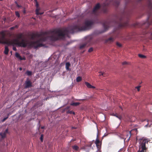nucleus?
<instances>
[{
  "instance_id": "nucleus-1",
  "label": "nucleus",
  "mask_w": 152,
  "mask_h": 152,
  "mask_svg": "<svg viewBox=\"0 0 152 152\" xmlns=\"http://www.w3.org/2000/svg\"><path fill=\"white\" fill-rule=\"evenodd\" d=\"M2 37H0V43L5 44L8 45L14 46L16 45L18 46L23 47H33L37 48L38 47L43 46V42L46 40V36L45 34H33L31 36V39L32 40H36L35 42H31L29 40L22 39L20 41L19 39L22 38V34H19L17 38L12 40L6 39L5 38V34L3 31L1 32Z\"/></svg>"
},
{
  "instance_id": "nucleus-2",
  "label": "nucleus",
  "mask_w": 152,
  "mask_h": 152,
  "mask_svg": "<svg viewBox=\"0 0 152 152\" xmlns=\"http://www.w3.org/2000/svg\"><path fill=\"white\" fill-rule=\"evenodd\" d=\"M94 23V22L92 20H87L85 22L84 26L81 28H80L78 26H74L72 28V31L70 30L71 29L70 28L55 30L53 34V35L52 37L51 38L54 40L63 38L66 34L68 33H72V31L85 30L88 29Z\"/></svg>"
},
{
  "instance_id": "nucleus-3",
  "label": "nucleus",
  "mask_w": 152,
  "mask_h": 152,
  "mask_svg": "<svg viewBox=\"0 0 152 152\" xmlns=\"http://www.w3.org/2000/svg\"><path fill=\"white\" fill-rule=\"evenodd\" d=\"M148 139L142 138L140 142L139 149L137 152H146L147 150L146 144H148Z\"/></svg>"
},
{
  "instance_id": "nucleus-4",
  "label": "nucleus",
  "mask_w": 152,
  "mask_h": 152,
  "mask_svg": "<svg viewBox=\"0 0 152 152\" xmlns=\"http://www.w3.org/2000/svg\"><path fill=\"white\" fill-rule=\"evenodd\" d=\"M35 1L36 2V6L37 7V9L36 10V14L37 15H42L43 14V13H40L39 12L40 8L39 7V5L37 1V0H35Z\"/></svg>"
},
{
  "instance_id": "nucleus-5",
  "label": "nucleus",
  "mask_w": 152,
  "mask_h": 152,
  "mask_svg": "<svg viewBox=\"0 0 152 152\" xmlns=\"http://www.w3.org/2000/svg\"><path fill=\"white\" fill-rule=\"evenodd\" d=\"M15 56L18 58L20 60L25 59V58L23 57V58L21 57V56H20V54L18 53H16Z\"/></svg>"
},
{
  "instance_id": "nucleus-6",
  "label": "nucleus",
  "mask_w": 152,
  "mask_h": 152,
  "mask_svg": "<svg viewBox=\"0 0 152 152\" xmlns=\"http://www.w3.org/2000/svg\"><path fill=\"white\" fill-rule=\"evenodd\" d=\"M100 7V5L99 4H97L93 10V12L95 13L98 10Z\"/></svg>"
},
{
  "instance_id": "nucleus-7",
  "label": "nucleus",
  "mask_w": 152,
  "mask_h": 152,
  "mask_svg": "<svg viewBox=\"0 0 152 152\" xmlns=\"http://www.w3.org/2000/svg\"><path fill=\"white\" fill-rule=\"evenodd\" d=\"M72 147V149L75 151H78L79 149V146L76 145H73Z\"/></svg>"
},
{
  "instance_id": "nucleus-8",
  "label": "nucleus",
  "mask_w": 152,
  "mask_h": 152,
  "mask_svg": "<svg viewBox=\"0 0 152 152\" xmlns=\"http://www.w3.org/2000/svg\"><path fill=\"white\" fill-rule=\"evenodd\" d=\"M70 66V64L69 62H67L66 64V68L67 70H69V67Z\"/></svg>"
},
{
  "instance_id": "nucleus-9",
  "label": "nucleus",
  "mask_w": 152,
  "mask_h": 152,
  "mask_svg": "<svg viewBox=\"0 0 152 152\" xmlns=\"http://www.w3.org/2000/svg\"><path fill=\"white\" fill-rule=\"evenodd\" d=\"M9 51V49L6 46L4 51V53L6 54H7Z\"/></svg>"
},
{
  "instance_id": "nucleus-10",
  "label": "nucleus",
  "mask_w": 152,
  "mask_h": 152,
  "mask_svg": "<svg viewBox=\"0 0 152 152\" xmlns=\"http://www.w3.org/2000/svg\"><path fill=\"white\" fill-rule=\"evenodd\" d=\"M0 135L1 136L2 138H4L6 137V133L0 132Z\"/></svg>"
},
{
  "instance_id": "nucleus-11",
  "label": "nucleus",
  "mask_w": 152,
  "mask_h": 152,
  "mask_svg": "<svg viewBox=\"0 0 152 152\" xmlns=\"http://www.w3.org/2000/svg\"><path fill=\"white\" fill-rule=\"evenodd\" d=\"M80 104L79 102H73L71 104V105L73 106H77Z\"/></svg>"
},
{
  "instance_id": "nucleus-12",
  "label": "nucleus",
  "mask_w": 152,
  "mask_h": 152,
  "mask_svg": "<svg viewBox=\"0 0 152 152\" xmlns=\"http://www.w3.org/2000/svg\"><path fill=\"white\" fill-rule=\"evenodd\" d=\"M112 115H113V116H116V117H117L118 118H119V119H121V116L120 115H118L117 114H114V113H113L112 114Z\"/></svg>"
},
{
  "instance_id": "nucleus-13",
  "label": "nucleus",
  "mask_w": 152,
  "mask_h": 152,
  "mask_svg": "<svg viewBox=\"0 0 152 152\" xmlns=\"http://www.w3.org/2000/svg\"><path fill=\"white\" fill-rule=\"evenodd\" d=\"M26 86H30L31 85V82L29 80H27L26 82Z\"/></svg>"
},
{
  "instance_id": "nucleus-14",
  "label": "nucleus",
  "mask_w": 152,
  "mask_h": 152,
  "mask_svg": "<svg viewBox=\"0 0 152 152\" xmlns=\"http://www.w3.org/2000/svg\"><path fill=\"white\" fill-rule=\"evenodd\" d=\"M26 74L28 76L31 75L32 74L31 72L30 71H27L26 72Z\"/></svg>"
},
{
  "instance_id": "nucleus-15",
  "label": "nucleus",
  "mask_w": 152,
  "mask_h": 152,
  "mask_svg": "<svg viewBox=\"0 0 152 152\" xmlns=\"http://www.w3.org/2000/svg\"><path fill=\"white\" fill-rule=\"evenodd\" d=\"M86 43H84V44H82V45H80V49H82V48H84V47H85L86 46Z\"/></svg>"
},
{
  "instance_id": "nucleus-16",
  "label": "nucleus",
  "mask_w": 152,
  "mask_h": 152,
  "mask_svg": "<svg viewBox=\"0 0 152 152\" xmlns=\"http://www.w3.org/2000/svg\"><path fill=\"white\" fill-rule=\"evenodd\" d=\"M138 56L140 58H146V57L145 56L141 54H138Z\"/></svg>"
},
{
  "instance_id": "nucleus-17",
  "label": "nucleus",
  "mask_w": 152,
  "mask_h": 152,
  "mask_svg": "<svg viewBox=\"0 0 152 152\" xmlns=\"http://www.w3.org/2000/svg\"><path fill=\"white\" fill-rule=\"evenodd\" d=\"M100 141L98 139H96V140L95 143L96 144V145H97L98 144H99Z\"/></svg>"
},
{
  "instance_id": "nucleus-18",
  "label": "nucleus",
  "mask_w": 152,
  "mask_h": 152,
  "mask_svg": "<svg viewBox=\"0 0 152 152\" xmlns=\"http://www.w3.org/2000/svg\"><path fill=\"white\" fill-rule=\"evenodd\" d=\"M81 78L80 77H78L77 78L76 80L77 82H80L81 80Z\"/></svg>"
},
{
  "instance_id": "nucleus-19",
  "label": "nucleus",
  "mask_w": 152,
  "mask_h": 152,
  "mask_svg": "<svg viewBox=\"0 0 152 152\" xmlns=\"http://www.w3.org/2000/svg\"><path fill=\"white\" fill-rule=\"evenodd\" d=\"M99 75L100 76H104V75H105V73L103 72H99Z\"/></svg>"
},
{
  "instance_id": "nucleus-20",
  "label": "nucleus",
  "mask_w": 152,
  "mask_h": 152,
  "mask_svg": "<svg viewBox=\"0 0 152 152\" xmlns=\"http://www.w3.org/2000/svg\"><path fill=\"white\" fill-rule=\"evenodd\" d=\"M8 116H9V115H8L7 117H5L3 119L2 121V122H4L6 120H7L8 118Z\"/></svg>"
},
{
  "instance_id": "nucleus-21",
  "label": "nucleus",
  "mask_w": 152,
  "mask_h": 152,
  "mask_svg": "<svg viewBox=\"0 0 152 152\" xmlns=\"http://www.w3.org/2000/svg\"><path fill=\"white\" fill-rule=\"evenodd\" d=\"M137 131V129H134L132 130L131 131H130L129 132V133L131 134L132 132V131H135V132H136Z\"/></svg>"
},
{
  "instance_id": "nucleus-22",
  "label": "nucleus",
  "mask_w": 152,
  "mask_h": 152,
  "mask_svg": "<svg viewBox=\"0 0 152 152\" xmlns=\"http://www.w3.org/2000/svg\"><path fill=\"white\" fill-rule=\"evenodd\" d=\"M68 113H70V114H73V115H75V112H73L72 111H69L68 112Z\"/></svg>"
},
{
  "instance_id": "nucleus-23",
  "label": "nucleus",
  "mask_w": 152,
  "mask_h": 152,
  "mask_svg": "<svg viewBox=\"0 0 152 152\" xmlns=\"http://www.w3.org/2000/svg\"><path fill=\"white\" fill-rule=\"evenodd\" d=\"M40 140L41 142H43V135L42 134L41 136L40 137Z\"/></svg>"
},
{
  "instance_id": "nucleus-24",
  "label": "nucleus",
  "mask_w": 152,
  "mask_h": 152,
  "mask_svg": "<svg viewBox=\"0 0 152 152\" xmlns=\"http://www.w3.org/2000/svg\"><path fill=\"white\" fill-rule=\"evenodd\" d=\"M15 14L18 17H20L19 14L18 12H15Z\"/></svg>"
},
{
  "instance_id": "nucleus-25",
  "label": "nucleus",
  "mask_w": 152,
  "mask_h": 152,
  "mask_svg": "<svg viewBox=\"0 0 152 152\" xmlns=\"http://www.w3.org/2000/svg\"><path fill=\"white\" fill-rule=\"evenodd\" d=\"M141 86H137V87H136L135 88L137 89L138 91H140V88Z\"/></svg>"
},
{
  "instance_id": "nucleus-26",
  "label": "nucleus",
  "mask_w": 152,
  "mask_h": 152,
  "mask_svg": "<svg viewBox=\"0 0 152 152\" xmlns=\"http://www.w3.org/2000/svg\"><path fill=\"white\" fill-rule=\"evenodd\" d=\"M114 40V39L112 37H110L108 39V41H113Z\"/></svg>"
},
{
  "instance_id": "nucleus-27",
  "label": "nucleus",
  "mask_w": 152,
  "mask_h": 152,
  "mask_svg": "<svg viewBox=\"0 0 152 152\" xmlns=\"http://www.w3.org/2000/svg\"><path fill=\"white\" fill-rule=\"evenodd\" d=\"M116 45L119 47H121V45L118 42H117L116 43Z\"/></svg>"
},
{
  "instance_id": "nucleus-28",
  "label": "nucleus",
  "mask_w": 152,
  "mask_h": 152,
  "mask_svg": "<svg viewBox=\"0 0 152 152\" xmlns=\"http://www.w3.org/2000/svg\"><path fill=\"white\" fill-rule=\"evenodd\" d=\"M85 84L86 85V86H91V85L89 83L87 82H85Z\"/></svg>"
},
{
  "instance_id": "nucleus-29",
  "label": "nucleus",
  "mask_w": 152,
  "mask_h": 152,
  "mask_svg": "<svg viewBox=\"0 0 152 152\" xmlns=\"http://www.w3.org/2000/svg\"><path fill=\"white\" fill-rule=\"evenodd\" d=\"M148 4L150 6L152 7V2L151 1H149Z\"/></svg>"
},
{
  "instance_id": "nucleus-30",
  "label": "nucleus",
  "mask_w": 152,
  "mask_h": 152,
  "mask_svg": "<svg viewBox=\"0 0 152 152\" xmlns=\"http://www.w3.org/2000/svg\"><path fill=\"white\" fill-rule=\"evenodd\" d=\"M93 48H91L89 49L88 52H92L93 51Z\"/></svg>"
},
{
  "instance_id": "nucleus-31",
  "label": "nucleus",
  "mask_w": 152,
  "mask_h": 152,
  "mask_svg": "<svg viewBox=\"0 0 152 152\" xmlns=\"http://www.w3.org/2000/svg\"><path fill=\"white\" fill-rule=\"evenodd\" d=\"M150 38L152 39V31L150 32Z\"/></svg>"
},
{
  "instance_id": "nucleus-32",
  "label": "nucleus",
  "mask_w": 152,
  "mask_h": 152,
  "mask_svg": "<svg viewBox=\"0 0 152 152\" xmlns=\"http://www.w3.org/2000/svg\"><path fill=\"white\" fill-rule=\"evenodd\" d=\"M87 87L88 88H95L94 86H87Z\"/></svg>"
},
{
  "instance_id": "nucleus-33",
  "label": "nucleus",
  "mask_w": 152,
  "mask_h": 152,
  "mask_svg": "<svg viewBox=\"0 0 152 152\" xmlns=\"http://www.w3.org/2000/svg\"><path fill=\"white\" fill-rule=\"evenodd\" d=\"M128 64V63H127V62H126V61H124L122 63V64L123 65L126 64Z\"/></svg>"
},
{
  "instance_id": "nucleus-34",
  "label": "nucleus",
  "mask_w": 152,
  "mask_h": 152,
  "mask_svg": "<svg viewBox=\"0 0 152 152\" xmlns=\"http://www.w3.org/2000/svg\"><path fill=\"white\" fill-rule=\"evenodd\" d=\"M8 132V129H6L5 131L4 132V133H6V134Z\"/></svg>"
},
{
  "instance_id": "nucleus-35",
  "label": "nucleus",
  "mask_w": 152,
  "mask_h": 152,
  "mask_svg": "<svg viewBox=\"0 0 152 152\" xmlns=\"http://www.w3.org/2000/svg\"><path fill=\"white\" fill-rule=\"evenodd\" d=\"M13 50H14L15 51H16L17 50V49H16V48L15 47H13Z\"/></svg>"
},
{
  "instance_id": "nucleus-36",
  "label": "nucleus",
  "mask_w": 152,
  "mask_h": 152,
  "mask_svg": "<svg viewBox=\"0 0 152 152\" xmlns=\"http://www.w3.org/2000/svg\"><path fill=\"white\" fill-rule=\"evenodd\" d=\"M96 146L98 148H99L101 147L99 145V144H98V145Z\"/></svg>"
},
{
  "instance_id": "nucleus-37",
  "label": "nucleus",
  "mask_w": 152,
  "mask_h": 152,
  "mask_svg": "<svg viewBox=\"0 0 152 152\" xmlns=\"http://www.w3.org/2000/svg\"><path fill=\"white\" fill-rule=\"evenodd\" d=\"M31 86H25V88H28L29 87H31Z\"/></svg>"
},
{
  "instance_id": "nucleus-38",
  "label": "nucleus",
  "mask_w": 152,
  "mask_h": 152,
  "mask_svg": "<svg viewBox=\"0 0 152 152\" xmlns=\"http://www.w3.org/2000/svg\"><path fill=\"white\" fill-rule=\"evenodd\" d=\"M15 28V27H12L10 28V29H13L14 28Z\"/></svg>"
},
{
  "instance_id": "nucleus-39",
  "label": "nucleus",
  "mask_w": 152,
  "mask_h": 152,
  "mask_svg": "<svg viewBox=\"0 0 152 152\" xmlns=\"http://www.w3.org/2000/svg\"><path fill=\"white\" fill-rule=\"evenodd\" d=\"M19 69L20 70H22V68L21 67H20L19 68Z\"/></svg>"
},
{
  "instance_id": "nucleus-40",
  "label": "nucleus",
  "mask_w": 152,
  "mask_h": 152,
  "mask_svg": "<svg viewBox=\"0 0 152 152\" xmlns=\"http://www.w3.org/2000/svg\"><path fill=\"white\" fill-rule=\"evenodd\" d=\"M44 127H44V126H42V127H41V129H44Z\"/></svg>"
},
{
  "instance_id": "nucleus-41",
  "label": "nucleus",
  "mask_w": 152,
  "mask_h": 152,
  "mask_svg": "<svg viewBox=\"0 0 152 152\" xmlns=\"http://www.w3.org/2000/svg\"><path fill=\"white\" fill-rule=\"evenodd\" d=\"M104 28H105V26H104Z\"/></svg>"
},
{
  "instance_id": "nucleus-42",
  "label": "nucleus",
  "mask_w": 152,
  "mask_h": 152,
  "mask_svg": "<svg viewBox=\"0 0 152 152\" xmlns=\"http://www.w3.org/2000/svg\"><path fill=\"white\" fill-rule=\"evenodd\" d=\"M126 25H124V26H126Z\"/></svg>"
}]
</instances>
